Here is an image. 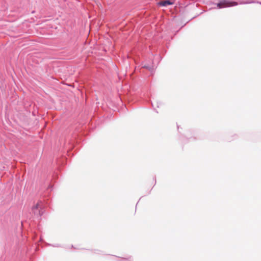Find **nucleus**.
Masks as SVG:
<instances>
[{"label": "nucleus", "instance_id": "1", "mask_svg": "<svg viewBox=\"0 0 261 261\" xmlns=\"http://www.w3.org/2000/svg\"><path fill=\"white\" fill-rule=\"evenodd\" d=\"M238 3L235 2H230L227 0H224L221 2L220 3L218 4V7L219 8H225V7H229L237 6Z\"/></svg>", "mask_w": 261, "mask_h": 261}, {"label": "nucleus", "instance_id": "2", "mask_svg": "<svg viewBox=\"0 0 261 261\" xmlns=\"http://www.w3.org/2000/svg\"><path fill=\"white\" fill-rule=\"evenodd\" d=\"M173 4L174 3L173 2L169 0L161 1L158 3V4L161 6H166L169 5H173Z\"/></svg>", "mask_w": 261, "mask_h": 261}, {"label": "nucleus", "instance_id": "3", "mask_svg": "<svg viewBox=\"0 0 261 261\" xmlns=\"http://www.w3.org/2000/svg\"><path fill=\"white\" fill-rule=\"evenodd\" d=\"M39 204L37 203L34 206H33L32 210L34 214H37V210L38 208Z\"/></svg>", "mask_w": 261, "mask_h": 261}, {"label": "nucleus", "instance_id": "4", "mask_svg": "<svg viewBox=\"0 0 261 261\" xmlns=\"http://www.w3.org/2000/svg\"><path fill=\"white\" fill-rule=\"evenodd\" d=\"M144 68H148V67H147V66H144Z\"/></svg>", "mask_w": 261, "mask_h": 261}]
</instances>
